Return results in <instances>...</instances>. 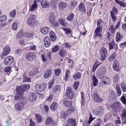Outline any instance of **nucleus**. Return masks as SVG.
I'll use <instances>...</instances> for the list:
<instances>
[{"label":"nucleus","instance_id":"35","mask_svg":"<svg viewBox=\"0 0 126 126\" xmlns=\"http://www.w3.org/2000/svg\"><path fill=\"white\" fill-rule=\"evenodd\" d=\"M35 117L37 122L39 123H40L42 120V116L39 114H35Z\"/></svg>","mask_w":126,"mask_h":126},{"label":"nucleus","instance_id":"41","mask_svg":"<svg viewBox=\"0 0 126 126\" xmlns=\"http://www.w3.org/2000/svg\"><path fill=\"white\" fill-rule=\"evenodd\" d=\"M81 76V74L79 72H78L75 74L73 76V78L75 79H77L80 78Z\"/></svg>","mask_w":126,"mask_h":126},{"label":"nucleus","instance_id":"53","mask_svg":"<svg viewBox=\"0 0 126 126\" xmlns=\"http://www.w3.org/2000/svg\"><path fill=\"white\" fill-rule=\"evenodd\" d=\"M24 35L29 38L32 37L33 36V34L32 33H28L27 32H24Z\"/></svg>","mask_w":126,"mask_h":126},{"label":"nucleus","instance_id":"5","mask_svg":"<svg viewBox=\"0 0 126 126\" xmlns=\"http://www.w3.org/2000/svg\"><path fill=\"white\" fill-rule=\"evenodd\" d=\"M36 16L34 15H30L27 22V23L29 26H33L35 24V19Z\"/></svg>","mask_w":126,"mask_h":126},{"label":"nucleus","instance_id":"43","mask_svg":"<svg viewBox=\"0 0 126 126\" xmlns=\"http://www.w3.org/2000/svg\"><path fill=\"white\" fill-rule=\"evenodd\" d=\"M21 87L23 88L24 91H27L30 88V85L27 84L21 85Z\"/></svg>","mask_w":126,"mask_h":126},{"label":"nucleus","instance_id":"48","mask_svg":"<svg viewBox=\"0 0 126 126\" xmlns=\"http://www.w3.org/2000/svg\"><path fill=\"white\" fill-rule=\"evenodd\" d=\"M116 88L118 94V96H119L121 95V90L119 86L117 85H116Z\"/></svg>","mask_w":126,"mask_h":126},{"label":"nucleus","instance_id":"9","mask_svg":"<svg viewBox=\"0 0 126 126\" xmlns=\"http://www.w3.org/2000/svg\"><path fill=\"white\" fill-rule=\"evenodd\" d=\"M37 96L34 93H31L29 94V99L31 102H34L37 99Z\"/></svg>","mask_w":126,"mask_h":126},{"label":"nucleus","instance_id":"54","mask_svg":"<svg viewBox=\"0 0 126 126\" xmlns=\"http://www.w3.org/2000/svg\"><path fill=\"white\" fill-rule=\"evenodd\" d=\"M37 7V4L36 3H34L31 6L30 10L31 11H34L35 8Z\"/></svg>","mask_w":126,"mask_h":126},{"label":"nucleus","instance_id":"30","mask_svg":"<svg viewBox=\"0 0 126 126\" xmlns=\"http://www.w3.org/2000/svg\"><path fill=\"white\" fill-rule=\"evenodd\" d=\"M63 104L67 108L69 107L72 105V102L68 101L66 99H65L63 100Z\"/></svg>","mask_w":126,"mask_h":126},{"label":"nucleus","instance_id":"55","mask_svg":"<svg viewBox=\"0 0 126 126\" xmlns=\"http://www.w3.org/2000/svg\"><path fill=\"white\" fill-rule=\"evenodd\" d=\"M75 109L74 107H70L67 111V112L69 114L74 112Z\"/></svg>","mask_w":126,"mask_h":126},{"label":"nucleus","instance_id":"12","mask_svg":"<svg viewBox=\"0 0 126 126\" xmlns=\"http://www.w3.org/2000/svg\"><path fill=\"white\" fill-rule=\"evenodd\" d=\"M109 48L110 50H111L113 49V48L116 51L118 48V45L114 41H112L110 43H109Z\"/></svg>","mask_w":126,"mask_h":126},{"label":"nucleus","instance_id":"7","mask_svg":"<svg viewBox=\"0 0 126 126\" xmlns=\"http://www.w3.org/2000/svg\"><path fill=\"white\" fill-rule=\"evenodd\" d=\"M54 123L52 118L51 117H48L45 122V125L47 126H52Z\"/></svg>","mask_w":126,"mask_h":126},{"label":"nucleus","instance_id":"56","mask_svg":"<svg viewBox=\"0 0 126 126\" xmlns=\"http://www.w3.org/2000/svg\"><path fill=\"white\" fill-rule=\"evenodd\" d=\"M16 13L15 10H14L12 11L10 14V17L12 18L14 17L16 15Z\"/></svg>","mask_w":126,"mask_h":126},{"label":"nucleus","instance_id":"63","mask_svg":"<svg viewBox=\"0 0 126 126\" xmlns=\"http://www.w3.org/2000/svg\"><path fill=\"white\" fill-rule=\"evenodd\" d=\"M46 54L43 53L41 55V57L42 61L44 62H46L47 61V58L45 57Z\"/></svg>","mask_w":126,"mask_h":126},{"label":"nucleus","instance_id":"44","mask_svg":"<svg viewBox=\"0 0 126 126\" xmlns=\"http://www.w3.org/2000/svg\"><path fill=\"white\" fill-rule=\"evenodd\" d=\"M47 85V84L46 83H44L42 85H40L39 91L40 92L44 91L45 90Z\"/></svg>","mask_w":126,"mask_h":126},{"label":"nucleus","instance_id":"39","mask_svg":"<svg viewBox=\"0 0 126 126\" xmlns=\"http://www.w3.org/2000/svg\"><path fill=\"white\" fill-rule=\"evenodd\" d=\"M74 14L73 13H71L66 17V20L69 21H72L74 16Z\"/></svg>","mask_w":126,"mask_h":126},{"label":"nucleus","instance_id":"31","mask_svg":"<svg viewBox=\"0 0 126 126\" xmlns=\"http://www.w3.org/2000/svg\"><path fill=\"white\" fill-rule=\"evenodd\" d=\"M42 7L44 8L48 7L49 6V4L48 2L45 0H43L41 2Z\"/></svg>","mask_w":126,"mask_h":126},{"label":"nucleus","instance_id":"29","mask_svg":"<svg viewBox=\"0 0 126 126\" xmlns=\"http://www.w3.org/2000/svg\"><path fill=\"white\" fill-rule=\"evenodd\" d=\"M49 29L48 27H45L44 28H41L40 29V31L43 34H46L47 33Z\"/></svg>","mask_w":126,"mask_h":126},{"label":"nucleus","instance_id":"18","mask_svg":"<svg viewBox=\"0 0 126 126\" xmlns=\"http://www.w3.org/2000/svg\"><path fill=\"white\" fill-rule=\"evenodd\" d=\"M67 124L69 126H76L77 122L75 119L72 118L69 119L67 121Z\"/></svg>","mask_w":126,"mask_h":126},{"label":"nucleus","instance_id":"20","mask_svg":"<svg viewBox=\"0 0 126 126\" xmlns=\"http://www.w3.org/2000/svg\"><path fill=\"white\" fill-rule=\"evenodd\" d=\"M52 71L50 69H48L44 72V78L45 79L48 78L52 74Z\"/></svg>","mask_w":126,"mask_h":126},{"label":"nucleus","instance_id":"26","mask_svg":"<svg viewBox=\"0 0 126 126\" xmlns=\"http://www.w3.org/2000/svg\"><path fill=\"white\" fill-rule=\"evenodd\" d=\"M67 6V3L64 2H60L58 4V7L59 9L61 10L63 9Z\"/></svg>","mask_w":126,"mask_h":126},{"label":"nucleus","instance_id":"61","mask_svg":"<svg viewBox=\"0 0 126 126\" xmlns=\"http://www.w3.org/2000/svg\"><path fill=\"white\" fill-rule=\"evenodd\" d=\"M12 29L14 30H16L17 28V24L16 23H14L12 25Z\"/></svg>","mask_w":126,"mask_h":126},{"label":"nucleus","instance_id":"15","mask_svg":"<svg viewBox=\"0 0 126 126\" xmlns=\"http://www.w3.org/2000/svg\"><path fill=\"white\" fill-rule=\"evenodd\" d=\"M44 46L46 47H48L51 44V42L48 36H46L44 38Z\"/></svg>","mask_w":126,"mask_h":126},{"label":"nucleus","instance_id":"59","mask_svg":"<svg viewBox=\"0 0 126 126\" xmlns=\"http://www.w3.org/2000/svg\"><path fill=\"white\" fill-rule=\"evenodd\" d=\"M94 120L93 117H92L91 113L90 114V116L89 118V120L87 123L88 124L90 125L93 121Z\"/></svg>","mask_w":126,"mask_h":126},{"label":"nucleus","instance_id":"64","mask_svg":"<svg viewBox=\"0 0 126 126\" xmlns=\"http://www.w3.org/2000/svg\"><path fill=\"white\" fill-rule=\"evenodd\" d=\"M79 83L78 81L75 82L73 85L74 87L75 90H77L78 87V86L79 84Z\"/></svg>","mask_w":126,"mask_h":126},{"label":"nucleus","instance_id":"28","mask_svg":"<svg viewBox=\"0 0 126 126\" xmlns=\"http://www.w3.org/2000/svg\"><path fill=\"white\" fill-rule=\"evenodd\" d=\"M59 22L62 26L64 27L66 26L67 24V23L64 17L60 18L59 19Z\"/></svg>","mask_w":126,"mask_h":126},{"label":"nucleus","instance_id":"24","mask_svg":"<svg viewBox=\"0 0 126 126\" xmlns=\"http://www.w3.org/2000/svg\"><path fill=\"white\" fill-rule=\"evenodd\" d=\"M102 81L105 85H108L110 82V79L107 76H105L103 78Z\"/></svg>","mask_w":126,"mask_h":126},{"label":"nucleus","instance_id":"10","mask_svg":"<svg viewBox=\"0 0 126 126\" xmlns=\"http://www.w3.org/2000/svg\"><path fill=\"white\" fill-rule=\"evenodd\" d=\"M79 10L83 14L86 13V10L83 3L81 2L78 7Z\"/></svg>","mask_w":126,"mask_h":126},{"label":"nucleus","instance_id":"36","mask_svg":"<svg viewBox=\"0 0 126 126\" xmlns=\"http://www.w3.org/2000/svg\"><path fill=\"white\" fill-rule=\"evenodd\" d=\"M115 1L121 6L125 7L126 6V3H125L123 1L119 0H114Z\"/></svg>","mask_w":126,"mask_h":126},{"label":"nucleus","instance_id":"40","mask_svg":"<svg viewBox=\"0 0 126 126\" xmlns=\"http://www.w3.org/2000/svg\"><path fill=\"white\" fill-rule=\"evenodd\" d=\"M68 116V113L67 112H62L61 113L60 117L62 119H65Z\"/></svg>","mask_w":126,"mask_h":126},{"label":"nucleus","instance_id":"50","mask_svg":"<svg viewBox=\"0 0 126 126\" xmlns=\"http://www.w3.org/2000/svg\"><path fill=\"white\" fill-rule=\"evenodd\" d=\"M81 98L82 99V105L83 106L84 104V102L85 101V98L84 97V94L83 93V92H81Z\"/></svg>","mask_w":126,"mask_h":126},{"label":"nucleus","instance_id":"22","mask_svg":"<svg viewBox=\"0 0 126 126\" xmlns=\"http://www.w3.org/2000/svg\"><path fill=\"white\" fill-rule=\"evenodd\" d=\"M119 62L117 61L114 62L113 65V69L117 71H119L120 68L119 67Z\"/></svg>","mask_w":126,"mask_h":126},{"label":"nucleus","instance_id":"27","mask_svg":"<svg viewBox=\"0 0 126 126\" xmlns=\"http://www.w3.org/2000/svg\"><path fill=\"white\" fill-rule=\"evenodd\" d=\"M58 53H59V55L61 58L65 57L67 55L66 51L63 49L60 50L59 51Z\"/></svg>","mask_w":126,"mask_h":126},{"label":"nucleus","instance_id":"21","mask_svg":"<svg viewBox=\"0 0 126 126\" xmlns=\"http://www.w3.org/2000/svg\"><path fill=\"white\" fill-rule=\"evenodd\" d=\"M49 36L52 41L54 42L56 40V36L54 32L50 31L49 33Z\"/></svg>","mask_w":126,"mask_h":126},{"label":"nucleus","instance_id":"23","mask_svg":"<svg viewBox=\"0 0 126 126\" xmlns=\"http://www.w3.org/2000/svg\"><path fill=\"white\" fill-rule=\"evenodd\" d=\"M59 106V104L56 102H53L50 106V109L53 110H57Z\"/></svg>","mask_w":126,"mask_h":126},{"label":"nucleus","instance_id":"34","mask_svg":"<svg viewBox=\"0 0 126 126\" xmlns=\"http://www.w3.org/2000/svg\"><path fill=\"white\" fill-rule=\"evenodd\" d=\"M100 54L103 55H107V50L106 48L105 47H102L100 49Z\"/></svg>","mask_w":126,"mask_h":126},{"label":"nucleus","instance_id":"2","mask_svg":"<svg viewBox=\"0 0 126 126\" xmlns=\"http://www.w3.org/2000/svg\"><path fill=\"white\" fill-rule=\"evenodd\" d=\"M65 96L70 99H72L75 96L74 92L70 87H68L66 90Z\"/></svg>","mask_w":126,"mask_h":126},{"label":"nucleus","instance_id":"4","mask_svg":"<svg viewBox=\"0 0 126 126\" xmlns=\"http://www.w3.org/2000/svg\"><path fill=\"white\" fill-rule=\"evenodd\" d=\"M25 58L28 61L32 62L35 59L36 55L34 53L30 52L26 54Z\"/></svg>","mask_w":126,"mask_h":126},{"label":"nucleus","instance_id":"37","mask_svg":"<svg viewBox=\"0 0 126 126\" xmlns=\"http://www.w3.org/2000/svg\"><path fill=\"white\" fill-rule=\"evenodd\" d=\"M92 84L94 86L97 85V84L98 83V81L95 77L94 76H92Z\"/></svg>","mask_w":126,"mask_h":126},{"label":"nucleus","instance_id":"58","mask_svg":"<svg viewBox=\"0 0 126 126\" xmlns=\"http://www.w3.org/2000/svg\"><path fill=\"white\" fill-rule=\"evenodd\" d=\"M120 100L123 104H126V99L124 95H123L121 97Z\"/></svg>","mask_w":126,"mask_h":126},{"label":"nucleus","instance_id":"47","mask_svg":"<svg viewBox=\"0 0 126 126\" xmlns=\"http://www.w3.org/2000/svg\"><path fill=\"white\" fill-rule=\"evenodd\" d=\"M70 75V71L67 70L66 71L65 74V80L66 81L69 78V77Z\"/></svg>","mask_w":126,"mask_h":126},{"label":"nucleus","instance_id":"8","mask_svg":"<svg viewBox=\"0 0 126 126\" xmlns=\"http://www.w3.org/2000/svg\"><path fill=\"white\" fill-rule=\"evenodd\" d=\"M55 15L53 12H51L49 15V23L53 24L55 20Z\"/></svg>","mask_w":126,"mask_h":126},{"label":"nucleus","instance_id":"13","mask_svg":"<svg viewBox=\"0 0 126 126\" xmlns=\"http://www.w3.org/2000/svg\"><path fill=\"white\" fill-rule=\"evenodd\" d=\"M101 28V26H98L96 27L94 32V37H100V38L101 34L100 33V32Z\"/></svg>","mask_w":126,"mask_h":126},{"label":"nucleus","instance_id":"3","mask_svg":"<svg viewBox=\"0 0 126 126\" xmlns=\"http://www.w3.org/2000/svg\"><path fill=\"white\" fill-rule=\"evenodd\" d=\"M14 60V59L13 57L8 56L4 58V63L6 65H9L13 63Z\"/></svg>","mask_w":126,"mask_h":126},{"label":"nucleus","instance_id":"25","mask_svg":"<svg viewBox=\"0 0 126 126\" xmlns=\"http://www.w3.org/2000/svg\"><path fill=\"white\" fill-rule=\"evenodd\" d=\"M23 88L21 86H17L16 89V91L17 94L21 95L23 94L24 92Z\"/></svg>","mask_w":126,"mask_h":126},{"label":"nucleus","instance_id":"33","mask_svg":"<svg viewBox=\"0 0 126 126\" xmlns=\"http://www.w3.org/2000/svg\"><path fill=\"white\" fill-rule=\"evenodd\" d=\"M62 29L64 32L66 34L68 35L71 33L72 31L69 28L62 27Z\"/></svg>","mask_w":126,"mask_h":126},{"label":"nucleus","instance_id":"11","mask_svg":"<svg viewBox=\"0 0 126 126\" xmlns=\"http://www.w3.org/2000/svg\"><path fill=\"white\" fill-rule=\"evenodd\" d=\"M11 51L10 47L8 46L5 47L3 49V52L2 53V55L5 56L8 55Z\"/></svg>","mask_w":126,"mask_h":126},{"label":"nucleus","instance_id":"46","mask_svg":"<svg viewBox=\"0 0 126 126\" xmlns=\"http://www.w3.org/2000/svg\"><path fill=\"white\" fill-rule=\"evenodd\" d=\"M121 36L120 33L118 32L116 35V42H119L121 39Z\"/></svg>","mask_w":126,"mask_h":126},{"label":"nucleus","instance_id":"52","mask_svg":"<svg viewBox=\"0 0 126 126\" xmlns=\"http://www.w3.org/2000/svg\"><path fill=\"white\" fill-rule=\"evenodd\" d=\"M121 89L123 92H126V86L125 85V83L124 82H122L121 83Z\"/></svg>","mask_w":126,"mask_h":126},{"label":"nucleus","instance_id":"14","mask_svg":"<svg viewBox=\"0 0 126 126\" xmlns=\"http://www.w3.org/2000/svg\"><path fill=\"white\" fill-rule=\"evenodd\" d=\"M111 108L113 110H115L117 108H122V105L119 102H117L111 105Z\"/></svg>","mask_w":126,"mask_h":126},{"label":"nucleus","instance_id":"60","mask_svg":"<svg viewBox=\"0 0 126 126\" xmlns=\"http://www.w3.org/2000/svg\"><path fill=\"white\" fill-rule=\"evenodd\" d=\"M110 14L113 21H115L117 18L115 16L116 14H114L112 12L110 13Z\"/></svg>","mask_w":126,"mask_h":126},{"label":"nucleus","instance_id":"51","mask_svg":"<svg viewBox=\"0 0 126 126\" xmlns=\"http://www.w3.org/2000/svg\"><path fill=\"white\" fill-rule=\"evenodd\" d=\"M12 67L10 66H7L5 67L4 71L6 73H9Z\"/></svg>","mask_w":126,"mask_h":126},{"label":"nucleus","instance_id":"17","mask_svg":"<svg viewBox=\"0 0 126 126\" xmlns=\"http://www.w3.org/2000/svg\"><path fill=\"white\" fill-rule=\"evenodd\" d=\"M25 103H20L17 102L15 105V110L18 111L20 110L23 106V105Z\"/></svg>","mask_w":126,"mask_h":126},{"label":"nucleus","instance_id":"32","mask_svg":"<svg viewBox=\"0 0 126 126\" xmlns=\"http://www.w3.org/2000/svg\"><path fill=\"white\" fill-rule=\"evenodd\" d=\"M102 123V121L101 119H97L94 121V126H100Z\"/></svg>","mask_w":126,"mask_h":126},{"label":"nucleus","instance_id":"62","mask_svg":"<svg viewBox=\"0 0 126 126\" xmlns=\"http://www.w3.org/2000/svg\"><path fill=\"white\" fill-rule=\"evenodd\" d=\"M61 71L60 69L57 68L55 70V75L57 76L60 75Z\"/></svg>","mask_w":126,"mask_h":126},{"label":"nucleus","instance_id":"57","mask_svg":"<svg viewBox=\"0 0 126 126\" xmlns=\"http://www.w3.org/2000/svg\"><path fill=\"white\" fill-rule=\"evenodd\" d=\"M109 30L112 34L114 33L115 31V29L114 26L112 25L109 28Z\"/></svg>","mask_w":126,"mask_h":126},{"label":"nucleus","instance_id":"49","mask_svg":"<svg viewBox=\"0 0 126 126\" xmlns=\"http://www.w3.org/2000/svg\"><path fill=\"white\" fill-rule=\"evenodd\" d=\"M23 82H31V79L25 76H23Z\"/></svg>","mask_w":126,"mask_h":126},{"label":"nucleus","instance_id":"19","mask_svg":"<svg viewBox=\"0 0 126 126\" xmlns=\"http://www.w3.org/2000/svg\"><path fill=\"white\" fill-rule=\"evenodd\" d=\"M7 16L5 15H3L0 17V25L3 26L6 22L7 20Z\"/></svg>","mask_w":126,"mask_h":126},{"label":"nucleus","instance_id":"6","mask_svg":"<svg viewBox=\"0 0 126 126\" xmlns=\"http://www.w3.org/2000/svg\"><path fill=\"white\" fill-rule=\"evenodd\" d=\"M14 99L16 101H18L19 102L23 103H26V99L21 95L17 94L15 96Z\"/></svg>","mask_w":126,"mask_h":126},{"label":"nucleus","instance_id":"16","mask_svg":"<svg viewBox=\"0 0 126 126\" xmlns=\"http://www.w3.org/2000/svg\"><path fill=\"white\" fill-rule=\"evenodd\" d=\"M93 96L95 102H102L103 101V99L100 98L97 94L94 93L93 94Z\"/></svg>","mask_w":126,"mask_h":126},{"label":"nucleus","instance_id":"42","mask_svg":"<svg viewBox=\"0 0 126 126\" xmlns=\"http://www.w3.org/2000/svg\"><path fill=\"white\" fill-rule=\"evenodd\" d=\"M24 32H23L21 31L18 32L16 35V37L18 39L22 38L24 35Z\"/></svg>","mask_w":126,"mask_h":126},{"label":"nucleus","instance_id":"1","mask_svg":"<svg viewBox=\"0 0 126 126\" xmlns=\"http://www.w3.org/2000/svg\"><path fill=\"white\" fill-rule=\"evenodd\" d=\"M104 109L103 108L100 106L97 107L93 111L94 114L96 116L101 117L104 114Z\"/></svg>","mask_w":126,"mask_h":126},{"label":"nucleus","instance_id":"45","mask_svg":"<svg viewBox=\"0 0 126 126\" xmlns=\"http://www.w3.org/2000/svg\"><path fill=\"white\" fill-rule=\"evenodd\" d=\"M60 90V86L59 85H56L54 87H53L52 88V91L53 92H55L58 91Z\"/></svg>","mask_w":126,"mask_h":126},{"label":"nucleus","instance_id":"38","mask_svg":"<svg viewBox=\"0 0 126 126\" xmlns=\"http://www.w3.org/2000/svg\"><path fill=\"white\" fill-rule=\"evenodd\" d=\"M117 55V53L116 52H114L108 58V60L110 62H111L115 59Z\"/></svg>","mask_w":126,"mask_h":126}]
</instances>
